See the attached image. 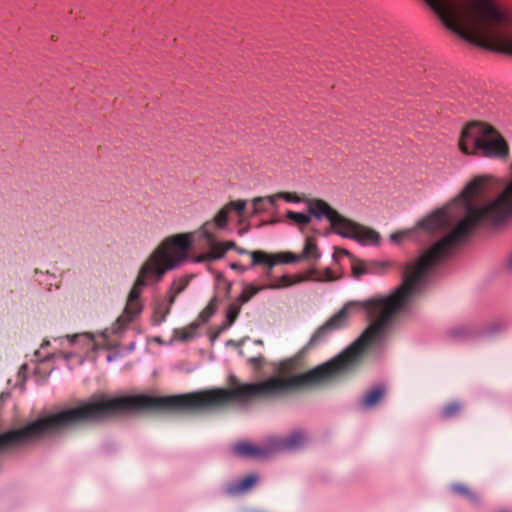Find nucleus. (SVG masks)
Here are the masks:
<instances>
[{"label":"nucleus","instance_id":"obj_9","mask_svg":"<svg viewBox=\"0 0 512 512\" xmlns=\"http://www.w3.org/2000/svg\"><path fill=\"white\" fill-rule=\"evenodd\" d=\"M306 438L301 432H294L286 438H273L269 441V450H294L305 443Z\"/></svg>","mask_w":512,"mask_h":512},{"label":"nucleus","instance_id":"obj_12","mask_svg":"<svg viewBox=\"0 0 512 512\" xmlns=\"http://www.w3.org/2000/svg\"><path fill=\"white\" fill-rule=\"evenodd\" d=\"M266 285L257 286L255 284L249 283L243 286V289L240 295L237 297V301H239L242 305L250 301L257 293L262 290H266Z\"/></svg>","mask_w":512,"mask_h":512},{"label":"nucleus","instance_id":"obj_31","mask_svg":"<svg viewBox=\"0 0 512 512\" xmlns=\"http://www.w3.org/2000/svg\"><path fill=\"white\" fill-rule=\"evenodd\" d=\"M236 252H238L239 254H249L251 256V252H248L247 250L243 249V248H240V247H236Z\"/></svg>","mask_w":512,"mask_h":512},{"label":"nucleus","instance_id":"obj_8","mask_svg":"<svg viewBox=\"0 0 512 512\" xmlns=\"http://www.w3.org/2000/svg\"><path fill=\"white\" fill-rule=\"evenodd\" d=\"M455 206L448 205L428 214L415 224L416 230L434 233L446 229L455 219Z\"/></svg>","mask_w":512,"mask_h":512},{"label":"nucleus","instance_id":"obj_6","mask_svg":"<svg viewBox=\"0 0 512 512\" xmlns=\"http://www.w3.org/2000/svg\"><path fill=\"white\" fill-rule=\"evenodd\" d=\"M155 283L145 274L139 271L135 283L128 295L127 302L123 313L117 318L116 326L117 329H123L129 323H131L136 317H138L143 309L140 295L143 287Z\"/></svg>","mask_w":512,"mask_h":512},{"label":"nucleus","instance_id":"obj_2","mask_svg":"<svg viewBox=\"0 0 512 512\" xmlns=\"http://www.w3.org/2000/svg\"><path fill=\"white\" fill-rule=\"evenodd\" d=\"M194 234L179 233L165 238L151 253L140 268L155 283L161 281L164 274L179 267L189 258Z\"/></svg>","mask_w":512,"mask_h":512},{"label":"nucleus","instance_id":"obj_17","mask_svg":"<svg viewBox=\"0 0 512 512\" xmlns=\"http://www.w3.org/2000/svg\"><path fill=\"white\" fill-rule=\"evenodd\" d=\"M286 217L293 223L300 226H305L311 221V217L309 215L293 211H288Z\"/></svg>","mask_w":512,"mask_h":512},{"label":"nucleus","instance_id":"obj_22","mask_svg":"<svg viewBox=\"0 0 512 512\" xmlns=\"http://www.w3.org/2000/svg\"><path fill=\"white\" fill-rule=\"evenodd\" d=\"M460 411V406L457 403H451L447 405L443 411L442 414L445 418H450L454 415H456Z\"/></svg>","mask_w":512,"mask_h":512},{"label":"nucleus","instance_id":"obj_28","mask_svg":"<svg viewBox=\"0 0 512 512\" xmlns=\"http://www.w3.org/2000/svg\"><path fill=\"white\" fill-rule=\"evenodd\" d=\"M453 490L459 494L470 495L468 488L460 484L453 486Z\"/></svg>","mask_w":512,"mask_h":512},{"label":"nucleus","instance_id":"obj_13","mask_svg":"<svg viewBox=\"0 0 512 512\" xmlns=\"http://www.w3.org/2000/svg\"><path fill=\"white\" fill-rule=\"evenodd\" d=\"M385 394V388L383 386H376L369 390L363 398V405L365 407L375 406Z\"/></svg>","mask_w":512,"mask_h":512},{"label":"nucleus","instance_id":"obj_7","mask_svg":"<svg viewBox=\"0 0 512 512\" xmlns=\"http://www.w3.org/2000/svg\"><path fill=\"white\" fill-rule=\"evenodd\" d=\"M210 222L204 223L199 231L207 242L206 252L194 255L190 258L193 263H212L222 259L228 250H236V243L233 241H217L210 230Z\"/></svg>","mask_w":512,"mask_h":512},{"label":"nucleus","instance_id":"obj_21","mask_svg":"<svg viewBox=\"0 0 512 512\" xmlns=\"http://www.w3.org/2000/svg\"><path fill=\"white\" fill-rule=\"evenodd\" d=\"M352 273L355 277H359L366 273V265L362 261H353L352 263Z\"/></svg>","mask_w":512,"mask_h":512},{"label":"nucleus","instance_id":"obj_24","mask_svg":"<svg viewBox=\"0 0 512 512\" xmlns=\"http://www.w3.org/2000/svg\"><path fill=\"white\" fill-rule=\"evenodd\" d=\"M278 196L287 202H300L301 201V198L296 193H292V192H280V193H278Z\"/></svg>","mask_w":512,"mask_h":512},{"label":"nucleus","instance_id":"obj_1","mask_svg":"<svg viewBox=\"0 0 512 512\" xmlns=\"http://www.w3.org/2000/svg\"><path fill=\"white\" fill-rule=\"evenodd\" d=\"M460 37L512 54V12L499 0H424Z\"/></svg>","mask_w":512,"mask_h":512},{"label":"nucleus","instance_id":"obj_19","mask_svg":"<svg viewBox=\"0 0 512 512\" xmlns=\"http://www.w3.org/2000/svg\"><path fill=\"white\" fill-rule=\"evenodd\" d=\"M335 279H337V276L329 268H326L324 270L317 269V273L314 274V277H313V280H316V281H333Z\"/></svg>","mask_w":512,"mask_h":512},{"label":"nucleus","instance_id":"obj_30","mask_svg":"<svg viewBox=\"0 0 512 512\" xmlns=\"http://www.w3.org/2000/svg\"><path fill=\"white\" fill-rule=\"evenodd\" d=\"M230 268L233 270H239L241 272L245 271V268H243L241 265H239L237 263H231Z\"/></svg>","mask_w":512,"mask_h":512},{"label":"nucleus","instance_id":"obj_4","mask_svg":"<svg viewBox=\"0 0 512 512\" xmlns=\"http://www.w3.org/2000/svg\"><path fill=\"white\" fill-rule=\"evenodd\" d=\"M307 204L311 215L318 219H327L333 231L340 236L355 239L363 244L379 242L380 236L376 231L346 218L324 200L313 199L309 200Z\"/></svg>","mask_w":512,"mask_h":512},{"label":"nucleus","instance_id":"obj_26","mask_svg":"<svg viewBox=\"0 0 512 512\" xmlns=\"http://www.w3.org/2000/svg\"><path fill=\"white\" fill-rule=\"evenodd\" d=\"M217 307H218V301L216 298H213L209 304L207 305V307L204 309L203 311V314L207 315V316H211L215 313V311L217 310Z\"/></svg>","mask_w":512,"mask_h":512},{"label":"nucleus","instance_id":"obj_27","mask_svg":"<svg viewBox=\"0 0 512 512\" xmlns=\"http://www.w3.org/2000/svg\"><path fill=\"white\" fill-rule=\"evenodd\" d=\"M186 285H187V281L184 279H181L179 281L174 282L171 289L174 292V294L176 295V294L181 293L185 289Z\"/></svg>","mask_w":512,"mask_h":512},{"label":"nucleus","instance_id":"obj_16","mask_svg":"<svg viewBox=\"0 0 512 512\" xmlns=\"http://www.w3.org/2000/svg\"><path fill=\"white\" fill-rule=\"evenodd\" d=\"M242 304L235 300L233 303H231L226 311V320L227 325L230 326L234 323V321L237 319L240 311H241Z\"/></svg>","mask_w":512,"mask_h":512},{"label":"nucleus","instance_id":"obj_32","mask_svg":"<svg viewBox=\"0 0 512 512\" xmlns=\"http://www.w3.org/2000/svg\"><path fill=\"white\" fill-rule=\"evenodd\" d=\"M339 252H341V253H343V254H345V255H349L348 251H346V250H344V249L339 250Z\"/></svg>","mask_w":512,"mask_h":512},{"label":"nucleus","instance_id":"obj_29","mask_svg":"<svg viewBox=\"0 0 512 512\" xmlns=\"http://www.w3.org/2000/svg\"><path fill=\"white\" fill-rule=\"evenodd\" d=\"M264 199H265V202H268L270 205H274L276 200L281 199V198L278 196V193H277L275 195L268 196Z\"/></svg>","mask_w":512,"mask_h":512},{"label":"nucleus","instance_id":"obj_5","mask_svg":"<svg viewBox=\"0 0 512 512\" xmlns=\"http://www.w3.org/2000/svg\"><path fill=\"white\" fill-rule=\"evenodd\" d=\"M320 253L317 245L312 238H307L305 246L300 255L292 252L268 253L262 250L251 251L252 266L264 265L268 269L273 268L277 264L295 263L301 259L318 260Z\"/></svg>","mask_w":512,"mask_h":512},{"label":"nucleus","instance_id":"obj_3","mask_svg":"<svg viewBox=\"0 0 512 512\" xmlns=\"http://www.w3.org/2000/svg\"><path fill=\"white\" fill-rule=\"evenodd\" d=\"M458 148L465 155L507 159L509 145L504 137L490 124L471 122L466 124L458 139Z\"/></svg>","mask_w":512,"mask_h":512},{"label":"nucleus","instance_id":"obj_20","mask_svg":"<svg viewBox=\"0 0 512 512\" xmlns=\"http://www.w3.org/2000/svg\"><path fill=\"white\" fill-rule=\"evenodd\" d=\"M316 273H317V269L312 268V269H309L304 274L291 275L292 276V285H295V284H298V283H301L304 281H308V280H313L314 274H316Z\"/></svg>","mask_w":512,"mask_h":512},{"label":"nucleus","instance_id":"obj_15","mask_svg":"<svg viewBox=\"0 0 512 512\" xmlns=\"http://www.w3.org/2000/svg\"><path fill=\"white\" fill-rule=\"evenodd\" d=\"M230 213H231V206H227V204H226L214 216V218H213L212 222H210V224L212 225V223H213L216 228L223 229L224 227H226V225L228 223V217H229Z\"/></svg>","mask_w":512,"mask_h":512},{"label":"nucleus","instance_id":"obj_11","mask_svg":"<svg viewBox=\"0 0 512 512\" xmlns=\"http://www.w3.org/2000/svg\"><path fill=\"white\" fill-rule=\"evenodd\" d=\"M233 451L236 455L241 457H262L266 454V450H263L251 443L240 442L234 445Z\"/></svg>","mask_w":512,"mask_h":512},{"label":"nucleus","instance_id":"obj_10","mask_svg":"<svg viewBox=\"0 0 512 512\" xmlns=\"http://www.w3.org/2000/svg\"><path fill=\"white\" fill-rule=\"evenodd\" d=\"M257 480L258 478L256 475H248L239 482L228 485L226 488V493L230 496L244 493L252 488Z\"/></svg>","mask_w":512,"mask_h":512},{"label":"nucleus","instance_id":"obj_23","mask_svg":"<svg viewBox=\"0 0 512 512\" xmlns=\"http://www.w3.org/2000/svg\"><path fill=\"white\" fill-rule=\"evenodd\" d=\"M265 199L262 197L255 198L253 200V212L254 213H260L267 210V208L264 205Z\"/></svg>","mask_w":512,"mask_h":512},{"label":"nucleus","instance_id":"obj_14","mask_svg":"<svg viewBox=\"0 0 512 512\" xmlns=\"http://www.w3.org/2000/svg\"><path fill=\"white\" fill-rule=\"evenodd\" d=\"M416 232L417 230L415 226L412 228L396 231L390 235V241L394 244H401L404 241L413 238Z\"/></svg>","mask_w":512,"mask_h":512},{"label":"nucleus","instance_id":"obj_18","mask_svg":"<svg viewBox=\"0 0 512 512\" xmlns=\"http://www.w3.org/2000/svg\"><path fill=\"white\" fill-rule=\"evenodd\" d=\"M267 289H281L292 286V276L283 275L269 284H265Z\"/></svg>","mask_w":512,"mask_h":512},{"label":"nucleus","instance_id":"obj_25","mask_svg":"<svg viewBox=\"0 0 512 512\" xmlns=\"http://www.w3.org/2000/svg\"><path fill=\"white\" fill-rule=\"evenodd\" d=\"M227 206H231V211L235 210L238 214L241 215L246 207V203L245 201L238 200L228 203Z\"/></svg>","mask_w":512,"mask_h":512}]
</instances>
